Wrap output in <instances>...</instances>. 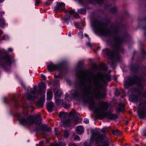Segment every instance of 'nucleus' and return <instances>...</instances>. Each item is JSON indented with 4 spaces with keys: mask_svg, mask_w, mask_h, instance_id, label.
I'll return each instance as SVG.
<instances>
[{
    "mask_svg": "<svg viewBox=\"0 0 146 146\" xmlns=\"http://www.w3.org/2000/svg\"><path fill=\"white\" fill-rule=\"evenodd\" d=\"M44 102V99H42L38 101L37 102L36 104L38 106H39L42 107L43 106Z\"/></svg>",
    "mask_w": 146,
    "mask_h": 146,
    "instance_id": "nucleus-25",
    "label": "nucleus"
},
{
    "mask_svg": "<svg viewBox=\"0 0 146 146\" xmlns=\"http://www.w3.org/2000/svg\"><path fill=\"white\" fill-rule=\"evenodd\" d=\"M1 14H4V12H1Z\"/></svg>",
    "mask_w": 146,
    "mask_h": 146,
    "instance_id": "nucleus-58",
    "label": "nucleus"
},
{
    "mask_svg": "<svg viewBox=\"0 0 146 146\" xmlns=\"http://www.w3.org/2000/svg\"><path fill=\"white\" fill-rule=\"evenodd\" d=\"M103 146H108V141H106L104 142V145Z\"/></svg>",
    "mask_w": 146,
    "mask_h": 146,
    "instance_id": "nucleus-42",
    "label": "nucleus"
},
{
    "mask_svg": "<svg viewBox=\"0 0 146 146\" xmlns=\"http://www.w3.org/2000/svg\"><path fill=\"white\" fill-rule=\"evenodd\" d=\"M96 112L97 116L101 119L106 115L108 118L112 119H115L117 117L115 114H113L111 113H106L104 111L100 110H97Z\"/></svg>",
    "mask_w": 146,
    "mask_h": 146,
    "instance_id": "nucleus-5",
    "label": "nucleus"
},
{
    "mask_svg": "<svg viewBox=\"0 0 146 146\" xmlns=\"http://www.w3.org/2000/svg\"><path fill=\"white\" fill-rule=\"evenodd\" d=\"M70 93L73 97L76 98L78 95V91L77 90H72L70 91Z\"/></svg>",
    "mask_w": 146,
    "mask_h": 146,
    "instance_id": "nucleus-22",
    "label": "nucleus"
},
{
    "mask_svg": "<svg viewBox=\"0 0 146 146\" xmlns=\"http://www.w3.org/2000/svg\"><path fill=\"white\" fill-rule=\"evenodd\" d=\"M77 77L79 79L80 84L86 86L84 92L87 95L94 97L97 99L104 98L105 94L102 93L99 88L102 87V82L105 83L106 81L110 80L109 76H104L100 72L96 75L88 76L85 73L80 72L77 74Z\"/></svg>",
    "mask_w": 146,
    "mask_h": 146,
    "instance_id": "nucleus-1",
    "label": "nucleus"
},
{
    "mask_svg": "<svg viewBox=\"0 0 146 146\" xmlns=\"http://www.w3.org/2000/svg\"><path fill=\"white\" fill-rule=\"evenodd\" d=\"M2 31H0V35H1V34L2 33Z\"/></svg>",
    "mask_w": 146,
    "mask_h": 146,
    "instance_id": "nucleus-59",
    "label": "nucleus"
},
{
    "mask_svg": "<svg viewBox=\"0 0 146 146\" xmlns=\"http://www.w3.org/2000/svg\"><path fill=\"white\" fill-rule=\"evenodd\" d=\"M84 122L85 123H89V120L88 119L84 118Z\"/></svg>",
    "mask_w": 146,
    "mask_h": 146,
    "instance_id": "nucleus-39",
    "label": "nucleus"
},
{
    "mask_svg": "<svg viewBox=\"0 0 146 146\" xmlns=\"http://www.w3.org/2000/svg\"><path fill=\"white\" fill-rule=\"evenodd\" d=\"M143 135H144L145 136H146V134L145 133H144Z\"/></svg>",
    "mask_w": 146,
    "mask_h": 146,
    "instance_id": "nucleus-57",
    "label": "nucleus"
},
{
    "mask_svg": "<svg viewBox=\"0 0 146 146\" xmlns=\"http://www.w3.org/2000/svg\"><path fill=\"white\" fill-rule=\"evenodd\" d=\"M66 113L60 112V113L59 116L61 118L63 119L66 117Z\"/></svg>",
    "mask_w": 146,
    "mask_h": 146,
    "instance_id": "nucleus-28",
    "label": "nucleus"
},
{
    "mask_svg": "<svg viewBox=\"0 0 146 146\" xmlns=\"http://www.w3.org/2000/svg\"><path fill=\"white\" fill-rule=\"evenodd\" d=\"M85 103H89L91 107L92 108H94V101L92 98H90L87 99V100Z\"/></svg>",
    "mask_w": 146,
    "mask_h": 146,
    "instance_id": "nucleus-15",
    "label": "nucleus"
},
{
    "mask_svg": "<svg viewBox=\"0 0 146 146\" xmlns=\"http://www.w3.org/2000/svg\"><path fill=\"white\" fill-rule=\"evenodd\" d=\"M112 133L114 135L116 136H119L121 134L119 131L117 129L113 130Z\"/></svg>",
    "mask_w": 146,
    "mask_h": 146,
    "instance_id": "nucleus-27",
    "label": "nucleus"
},
{
    "mask_svg": "<svg viewBox=\"0 0 146 146\" xmlns=\"http://www.w3.org/2000/svg\"><path fill=\"white\" fill-rule=\"evenodd\" d=\"M99 3H102L103 1V0H96Z\"/></svg>",
    "mask_w": 146,
    "mask_h": 146,
    "instance_id": "nucleus-46",
    "label": "nucleus"
},
{
    "mask_svg": "<svg viewBox=\"0 0 146 146\" xmlns=\"http://www.w3.org/2000/svg\"><path fill=\"white\" fill-rule=\"evenodd\" d=\"M70 124V121L68 119L67 120L62 121L61 125L64 127H66L69 126Z\"/></svg>",
    "mask_w": 146,
    "mask_h": 146,
    "instance_id": "nucleus-16",
    "label": "nucleus"
},
{
    "mask_svg": "<svg viewBox=\"0 0 146 146\" xmlns=\"http://www.w3.org/2000/svg\"><path fill=\"white\" fill-rule=\"evenodd\" d=\"M69 14H66L65 16V18L64 19L65 22L67 23V25L68 24V21L72 17H73L74 18H76V16L78 15V13L74 12L73 10H71L69 11Z\"/></svg>",
    "mask_w": 146,
    "mask_h": 146,
    "instance_id": "nucleus-9",
    "label": "nucleus"
},
{
    "mask_svg": "<svg viewBox=\"0 0 146 146\" xmlns=\"http://www.w3.org/2000/svg\"><path fill=\"white\" fill-rule=\"evenodd\" d=\"M87 46L90 47L91 46V43L90 42H88L87 43Z\"/></svg>",
    "mask_w": 146,
    "mask_h": 146,
    "instance_id": "nucleus-51",
    "label": "nucleus"
},
{
    "mask_svg": "<svg viewBox=\"0 0 146 146\" xmlns=\"http://www.w3.org/2000/svg\"><path fill=\"white\" fill-rule=\"evenodd\" d=\"M76 130L77 133L79 134H82L84 132L83 127L81 126L77 127L76 128Z\"/></svg>",
    "mask_w": 146,
    "mask_h": 146,
    "instance_id": "nucleus-18",
    "label": "nucleus"
},
{
    "mask_svg": "<svg viewBox=\"0 0 146 146\" xmlns=\"http://www.w3.org/2000/svg\"><path fill=\"white\" fill-rule=\"evenodd\" d=\"M5 26V22L3 19H0V26L2 27H4Z\"/></svg>",
    "mask_w": 146,
    "mask_h": 146,
    "instance_id": "nucleus-29",
    "label": "nucleus"
},
{
    "mask_svg": "<svg viewBox=\"0 0 146 146\" xmlns=\"http://www.w3.org/2000/svg\"><path fill=\"white\" fill-rule=\"evenodd\" d=\"M53 1V0H48L46 2V3L47 4L50 5Z\"/></svg>",
    "mask_w": 146,
    "mask_h": 146,
    "instance_id": "nucleus-41",
    "label": "nucleus"
},
{
    "mask_svg": "<svg viewBox=\"0 0 146 146\" xmlns=\"http://www.w3.org/2000/svg\"><path fill=\"white\" fill-rule=\"evenodd\" d=\"M65 5L63 3L57 2V4L55 7V10H62L64 9Z\"/></svg>",
    "mask_w": 146,
    "mask_h": 146,
    "instance_id": "nucleus-11",
    "label": "nucleus"
},
{
    "mask_svg": "<svg viewBox=\"0 0 146 146\" xmlns=\"http://www.w3.org/2000/svg\"><path fill=\"white\" fill-rule=\"evenodd\" d=\"M39 87L40 90H41L44 89H45L46 88V86L44 83H41L39 84Z\"/></svg>",
    "mask_w": 146,
    "mask_h": 146,
    "instance_id": "nucleus-32",
    "label": "nucleus"
},
{
    "mask_svg": "<svg viewBox=\"0 0 146 146\" xmlns=\"http://www.w3.org/2000/svg\"><path fill=\"white\" fill-rule=\"evenodd\" d=\"M65 142H62L54 144L52 145V146H65Z\"/></svg>",
    "mask_w": 146,
    "mask_h": 146,
    "instance_id": "nucleus-24",
    "label": "nucleus"
},
{
    "mask_svg": "<svg viewBox=\"0 0 146 146\" xmlns=\"http://www.w3.org/2000/svg\"><path fill=\"white\" fill-rule=\"evenodd\" d=\"M78 13L81 14H84L86 13L85 9H78Z\"/></svg>",
    "mask_w": 146,
    "mask_h": 146,
    "instance_id": "nucleus-34",
    "label": "nucleus"
},
{
    "mask_svg": "<svg viewBox=\"0 0 146 146\" xmlns=\"http://www.w3.org/2000/svg\"><path fill=\"white\" fill-rule=\"evenodd\" d=\"M36 119L35 123L38 126L36 128L37 131H50V129L44 124L40 125L42 121V119L39 115H36L34 117L31 116L27 118L24 117L19 119V122L20 124L25 126H27L32 125L34 122V119Z\"/></svg>",
    "mask_w": 146,
    "mask_h": 146,
    "instance_id": "nucleus-2",
    "label": "nucleus"
},
{
    "mask_svg": "<svg viewBox=\"0 0 146 146\" xmlns=\"http://www.w3.org/2000/svg\"><path fill=\"white\" fill-rule=\"evenodd\" d=\"M123 41V38L121 37L117 38L116 40L117 45L114 46V51L112 52L108 49H105L103 50L104 53L107 54L108 58L111 59H114L117 60L119 58V55L118 53L120 51H123V49L122 47L119 44L121 43Z\"/></svg>",
    "mask_w": 146,
    "mask_h": 146,
    "instance_id": "nucleus-3",
    "label": "nucleus"
},
{
    "mask_svg": "<svg viewBox=\"0 0 146 146\" xmlns=\"http://www.w3.org/2000/svg\"><path fill=\"white\" fill-rule=\"evenodd\" d=\"M71 33H70L68 34V36H71Z\"/></svg>",
    "mask_w": 146,
    "mask_h": 146,
    "instance_id": "nucleus-55",
    "label": "nucleus"
},
{
    "mask_svg": "<svg viewBox=\"0 0 146 146\" xmlns=\"http://www.w3.org/2000/svg\"><path fill=\"white\" fill-rule=\"evenodd\" d=\"M101 131L102 132L104 133L108 131V130L106 127H105L102 128L101 130Z\"/></svg>",
    "mask_w": 146,
    "mask_h": 146,
    "instance_id": "nucleus-37",
    "label": "nucleus"
},
{
    "mask_svg": "<svg viewBox=\"0 0 146 146\" xmlns=\"http://www.w3.org/2000/svg\"><path fill=\"white\" fill-rule=\"evenodd\" d=\"M129 99L131 101L133 102H135L137 99V97L135 96H133L130 97Z\"/></svg>",
    "mask_w": 146,
    "mask_h": 146,
    "instance_id": "nucleus-33",
    "label": "nucleus"
},
{
    "mask_svg": "<svg viewBox=\"0 0 146 146\" xmlns=\"http://www.w3.org/2000/svg\"><path fill=\"white\" fill-rule=\"evenodd\" d=\"M70 146H76V145L75 144H72L70 145Z\"/></svg>",
    "mask_w": 146,
    "mask_h": 146,
    "instance_id": "nucleus-53",
    "label": "nucleus"
},
{
    "mask_svg": "<svg viewBox=\"0 0 146 146\" xmlns=\"http://www.w3.org/2000/svg\"><path fill=\"white\" fill-rule=\"evenodd\" d=\"M137 113L140 118H143L146 117V111L145 110H138L137 111Z\"/></svg>",
    "mask_w": 146,
    "mask_h": 146,
    "instance_id": "nucleus-12",
    "label": "nucleus"
},
{
    "mask_svg": "<svg viewBox=\"0 0 146 146\" xmlns=\"http://www.w3.org/2000/svg\"><path fill=\"white\" fill-rule=\"evenodd\" d=\"M55 93V98H60L62 94V92L57 88H55L54 90Z\"/></svg>",
    "mask_w": 146,
    "mask_h": 146,
    "instance_id": "nucleus-14",
    "label": "nucleus"
},
{
    "mask_svg": "<svg viewBox=\"0 0 146 146\" xmlns=\"http://www.w3.org/2000/svg\"><path fill=\"white\" fill-rule=\"evenodd\" d=\"M75 140H80V137L78 136H76L74 138Z\"/></svg>",
    "mask_w": 146,
    "mask_h": 146,
    "instance_id": "nucleus-45",
    "label": "nucleus"
},
{
    "mask_svg": "<svg viewBox=\"0 0 146 146\" xmlns=\"http://www.w3.org/2000/svg\"><path fill=\"white\" fill-rule=\"evenodd\" d=\"M117 11V8L116 7H114L111 9V12L112 13H115Z\"/></svg>",
    "mask_w": 146,
    "mask_h": 146,
    "instance_id": "nucleus-38",
    "label": "nucleus"
},
{
    "mask_svg": "<svg viewBox=\"0 0 146 146\" xmlns=\"http://www.w3.org/2000/svg\"><path fill=\"white\" fill-rule=\"evenodd\" d=\"M41 77L43 80H45L46 79V78L45 75L43 74H41Z\"/></svg>",
    "mask_w": 146,
    "mask_h": 146,
    "instance_id": "nucleus-43",
    "label": "nucleus"
},
{
    "mask_svg": "<svg viewBox=\"0 0 146 146\" xmlns=\"http://www.w3.org/2000/svg\"><path fill=\"white\" fill-rule=\"evenodd\" d=\"M5 60L6 61V63L8 64H11V59L9 56H7L5 57Z\"/></svg>",
    "mask_w": 146,
    "mask_h": 146,
    "instance_id": "nucleus-30",
    "label": "nucleus"
},
{
    "mask_svg": "<svg viewBox=\"0 0 146 146\" xmlns=\"http://www.w3.org/2000/svg\"><path fill=\"white\" fill-rule=\"evenodd\" d=\"M25 96L29 100L34 99L36 98L35 96H31L29 94H27Z\"/></svg>",
    "mask_w": 146,
    "mask_h": 146,
    "instance_id": "nucleus-31",
    "label": "nucleus"
},
{
    "mask_svg": "<svg viewBox=\"0 0 146 146\" xmlns=\"http://www.w3.org/2000/svg\"><path fill=\"white\" fill-rule=\"evenodd\" d=\"M85 35L86 36H88V35L86 34H85Z\"/></svg>",
    "mask_w": 146,
    "mask_h": 146,
    "instance_id": "nucleus-63",
    "label": "nucleus"
},
{
    "mask_svg": "<svg viewBox=\"0 0 146 146\" xmlns=\"http://www.w3.org/2000/svg\"><path fill=\"white\" fill-rule=\"evenodd\" d=\"M21 85L23 86L24 87H25V86L24 84L23 83H21Z\"/></svg>",
    "mask_w": 146,
    "mask_h": 146,
    "instance_id": "nucleus-54",
    "label": "nucleus"
},
{
    "mask_svg": "<svg viewBox=\"0 0 146 146\" xmlns=\"http://www.w3.org/2000/svg\"><path fill=\"white\" fill-rule=\"evenodd\" d=\"M106 137L105 135H102L101 134H93L90 139L91 142L96 141V142L100 141L103 139H105Z\"/></svg>",
    "mask_w": 146,
    "mask_h": 146,
    "instance_id": "nucleus-8",
    "label": "nucleus"
},
{
    "mask_svg": "<svg viewBox=\"0 0 146 146\" xmlns=\"http://www.w3.org/2000/svg\"><path fill=\"white\" fill-rule=\"evenodd\" d=\"M39 144V146H42L43 144V141L40 142Z\"/></svg>",
    "mask_w": 146,
    "mask_h": 146,
    "instance_id": "nucleus-48",
    "label": "nucleus"
},
{
    "mask_svg": "<svg viewBox=\"0 0 146 146\" xmlns=\"http://www.w3.org/2000/svg\"><path fill=\"white\" fill-rule=\"evenodd\" d=\"M140 93H142V96L144 98L146 97V92L143 93L142 92H141Z\"/></svg>",
    "mask_w": 146,
    "mask_h": 146,
    "instance_id": "nucleus-44",
    "label": "nucleus"
},
{
    "mask_svg": "<svg viewBox=\"0 0 146 146\" xmlns=\"http://www.w3.org/2000/svg\"><path fill=\"white\" fill-rule=\"evenodd\" d=\"M4 0H0V2L3 1Z\"/></svg>",
    "mask_w": 146,
    "mask_h": 146,
    "instance_id": "nucleus-62",
    "label": "nucleus"
},
{
    "mask_svg": "<svg viewBox=\"0 0 146 146\" xmlns=\"http://www.w3.org/2000/svg\"><path fill=\"white\" fill-rule=\"evenodd\" d=\"M92 25L96 32L101 35L108 36L110 35L111 32L110 30L107 29L106 26L100 21H94L92 22Z\"/></svg>",
    "mask_w": 146,
    "mask_h": 146,
    "instance_id": "nucleus-4",
    "label": "nucleus"
},
{
    "mask_svg": "<svg viewBox=\"0 0 146 146\" xmlns=\"http://www.w3.org/2000/svg\"><path fill=\"white\" fill-rule=\"evenodd\" d=\"M124 108V105L123 104L120 103L119 104V106L116 109L117 112L122 111H123Z\"/></svg>",
    "mask_w": 146,
    "mask_h": 146,
    "instance_id": "nucleus-20",
    "label": "nucleus"
},
{
    "mask_svg": "<svg viewBox=\"0 0 146 146\" xmlns=\"http://www.w3.org/2000/svg\"><path fill=\"white\" fill-rule=\"evenodd\" d=\"M70 107V105L68 104H65L64 106V108L66 109H68V108H69Z\"/></svg>",
    "mask_w": 146,
    "mask_h": 146,
    "instance_id": "nucleus-40",
    "label": "nucleus"
},
{
    "mask_svg": "<svg viewBox=\"0 0 146 146\" xmlns=\"http://www.w3.org/2000/svg\"><path fill=\"white\" fill-rule=\"evenodd\" d=\"M59 98H55L56 102V104L58 105L63 104L64 103L63 100L59 99Z\"/></svg>",
    "mask_w": 146,
    "mask_h": 146,
    "instance_id": "nucleus-23",
    "label": "nucleus"
},
{
    "mask_svg": "<svg viewBox=\"0 0 146 146\" xmlns=\"http://www.w3.org/2000/svg\"><path fill=\"white\" fill-rule=\"evenodd\" d=\"M139 79L136 77L134 78H132L131 77H128L125 78L124 85L125 87L128 88L129 86L136 83L139 80Z\"/></svg>",
    "mask_w": 146,
    "mask_h": 146,
    "instance_id": "nucleus-6",
    "label": "nucleus"
},
{
    "mask_svg": "<svg viewBox=\"0 0 146 146\" xmlns=\"http://www.w3.org/2000/svg\"><path fill=\"white\" fill-rule=\"evenodd\" d=\"M68 12V11H65V12Z\"/></svg>",
    "mask_w": 146,
    "mask_h": 146,
    "instance_id": "nucleus-64",
    "label": "nucleus"
},
{
    "mask_svg": "<svg viewBox=\"0 0 146 146\" xmlns=\"http://www.w3.org/2000/svg\"><path fill=\"white\" fill-rule=\"evenodd\" d=\"M9 52H11L13 51V49L11 48H9L8 49Z\"/></svg>",
    "mask_w": 146,
    "mask_h": 146,
    "instance_id": "nucleus-52",
    "label": "nucleus"
},
{
    "mask_svg": "<svg viewBox=\"0 0 146 146\" xmlns=\"http://www.w3.org/2000/svg\"><path fill=\"white\" fill-rule=\"evenodd\" d=\"M72 100V98L68 94H66L65 97V100L66 101H67L68 102H70Z\"/></svg>",
    "mask_w": 146,
    "mask_h": 146,
    "instance_id": "nucleus-26",
    "label": "nucleus"
},
{
    "mask_svg": "<svg viewBox=\"0 0 146 146\" xmlns=\"http://www.w3.org/2000/svg\"><path fill=\"white\" fill-rule=\"evenodd\" d=\"M54 77H55V78H58V76L57 75H55V76Z\"/></svg>",
    "mask_w": 146,
    "mask_h": 146,
    "instance_id": "nucleus-60",
    "label": "nucleus"
},
{
    "mask_svg": "<svg viewBox=\"0 0 146 146\" xmlns=\"http://www.w3.org/2000/svg\"><path fill=\"white\" fill-rule=\"evenodd\" d=\"M36 146H39V144H36Z\"/></svg>",
    "mask_w": 146,
    "mask_h": 146,
    "instance_id": "nucleus-56",
    "label": "nucleus"
},
{
    "mask_svg": "<svg viewBox=\"0 0 146 146\" xmlns=\"http://www.w3.org/2000/svg\"><path fill=\"white\" fill-rule=\"evenodd\" d=\"M104 70H105L106 71V70H107V69L106 68H105L104 69Z\"/></svg>",
    "mask_w": 146,
    "mask_h": 146,
    "instance_id": "nucleus-61",
    "label": "nucleus"
},
{
    "mask_svg": "<svg viewBox=\"0 0 146 146\" xmlns=\"http://www.w3.org/2000/svg\"><path fill=\"white\" fill-rule=\"evenodd\" d=\"M53 106L54 104L52 102L48 103L47 104V109L48 111L50 112L52 111Z\"/></svg>",
    "mask_w": 146,
    "mask_h": 146,
    "instance_id": "nucleus-21",
    "label": "nucleus"
},
{
    "mask_svg": "<svg viewBox=\"0 0 146 146\" xmlns=\"http://www.w3.org/2000/svg\"><path fill=\"white\" fill-rule=\"evenodd\" d=\"M41 2V0H36L35 3V6H38L39 3Z\"/></svg>",
    "mask_w": 146,
    "mask_h": 146,
    "instance_id": "nucleus-36",
    "label": "nucleus"
},
{
    "mask_svg": "<svg viewBox=\"0 0 146 146\" xmlns=\"http://www.w3.org/2000/svg\"><path fill=\"white\" fill-rule=\"evenodd\" d=\"M36 86H34L33 88H28L27 89V92L28 93H31L33 94H35L36 93Z\"/></svg>",
    "mask_w": 146,
    "mask_h": 146,
    "instance_id": "nucleus-17",
    "label": "nucleus"
},
{
    "mask_svg": "<svg viewBox=\"0 0 146 146\" xmlns=\"http://www.w3.org/2000/svg\"><path fill=\"white\" fill-rule=\"evenodd\" d=\"M99 105L102 109L104 110L107 109L109 106L108 103L103 101L100 102Z\"/></svg>",
    "mask_w": 146,
    "mask_h": 146,
    "instance_id": "nucleus-13",
    "label": "nucleus"
},
{
    "mask_svg": "<svg viewBox=\"0 0 146 146\" xmlns=\"http://www.w3.org/2000/svg\"><path fill=\"white\" fill-rule=\"evenodd\" d=\"M119 94V92L118 91H116L115 92V95L118 96Z\"/></svg>",
    "mask_w": 146,
    "mask_h": 146,
    "instance_id": "nucleus-49",
    "label": "nucleus"
},
{
    "mask_svg": "<svg viewBox=\"0 0 146 146\" xmlns=\"http://www.w3.org/2000/svg\"><path fill=\"white\" fill-rule=\"evenodd\" d=\"M77 112L74 110H72L69 113V115L70 116L72 117L73 118L72 121L75 123L77 124L78 122L81 120V119L77 116Z\"/></svg>",
    "mask_w": 146,
    "mask_h": 146,
    "instance_id": "nucleus-10",
    "label": "nucleus"
},
{
    "mask_svg": "<svg viewBox=\"0 0 146 146\" xmlns=\"http://www.w3.org/2000/svg\"><path fill=\"white\" fill-rule=\"evenodd\" d=\"M47 99L48 100H51L52 97V91L50 89H48L47 93Z\"/></svg>",
    "mask_w": 146,
    "mask_h": 146,
    "instance_id": "nucleus-19",
    "label": "nucleus"
},
{
    "mask_svg": "<svg viewBox=\"0 0 146 146\" xmlns=\"http://www.w3.org/2000/svg\"><path fill=\"white\" fill-rule=\"evenodd\" d=\"M78 35L81 36H83V33L81 31H80L78 33Z\"/></svg>",
    "mask_w": 146,
    "mask_h": 146,
    "instance_id": "nucleus-47",
    "label": "nucleus"
},
{
    "mask_svg": "<svg viewBox=\"0 0 146 146\" xmlns=\"http://www.w3.org/2000/svg\"><path fill=\"white\" fill-rule=\"evenodd\" d=\"M64 136L65 138H67L68 137L69 133L68 131H65Z\"/></svg>",
    "mask_w": 146,
    "mask_h": 146,
    "instance_id": "nucleus-35",
    "label": "nucleus"
},
{
    "mask_svg": "<svg viewBox=\"0 0 146 146\" xmlns=\"http://www.w3.org/2000/svg\"><path fill=\"white\" fill-rule=\"evenodd\" d=\"M62 64L60 63L55 64L51 63L48 65L47 68L49 72H52L55 70H58L60 69Z\"/></svg>",
    "mask_w": 146,
    "mask_h": 146,
    "instance_id": "nucleus-7",
    "label": "nucleus"
},
{
    "mask_svg": "<svg viewBox=\"0 0 146 146\" xmlns=\"http://www.w3.org/2000/svg\"><path fill=\"white\" fill-rule=\"evenodd\" d=\"M84 146H89V145L88 144V143L86 142H85L84 143Z\"/></svg>",
    "mask_w": 146,
    "mask_h": 146,
    "instance_id": "nucleus-50",
    "label": "nucleus"
}]
</instances>
